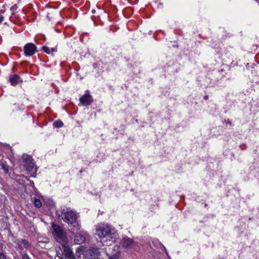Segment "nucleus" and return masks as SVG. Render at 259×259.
I'll return each instance as SVG.
<instances>
[{
    "instance_id": "nucleus-2",
    "label": "nucleus",
    "mask_w": 259,
    "mask_h": 259,
    "mask_svg": "<svg viewBox=\"0 0 259 259\" xmlns=\"http://www.w3.org/2000/svg\"><path fill=\"white\" fill-rule=\"evenodd\" d=\"M52 227L53 230V235L55 240L60 244L68 243V239L66 233L59 226L53 224Z\"/></svg>"
},
{
    "instance_id": "nucleus-20",
    "label": "nucleus",
    "mask_w": 259,
    "mask_h": 259,
    "mask_svg": "<svg viewBox=\"0 0 259 259\" xmlns=\"http://www.w3.org/2000/svg\"><path fill=\"white\" fill-rule=\"evenodd\" d=\"M109 259H117L116 258L113 257H110Z\"/></svg>"
},
{
    "instance_id": "nucleus-17",
    "label": "nucleus",
    "mask_w": 259,
    "mask_h": 259,
    "mask_svg": "<svg viewBox=\"0 0 259 259\" xmlns=\"http://www.w3.org/2000/svg\"><path fill=\"white\" fill-rule=\"evenodd\" d=\"M23 259H30L27 254H24L22 256Z\"/></svg>"
},
{
    "instance_id": "nucleus-14",
    "label": "nucleus",
    "mask_w": 259,
    "mask_h": 259,
    "mask_svg": "<svg viewBox=\"0 0 259 259\" xmlns=\"http://www.w3.org/2000/svg\"><path fill=\"white\" fill-rule=\"evenodd\" d=\"M54 126L56 127H61L63 126V123L61 121H57L55 122L54 123Z\"/></svg>"
},
{
    "instance_id": "nucleus-18",
    "label": "nucleus",
    "mask_w": 259,
    "mask_h": 259,
    "mask_svg": "<svg viewBox=\"0 0 259 259\" xmlns=\"http://www.w3.org/2000/svg\"><path fill=\"white\" fill-rule=\"evenodd\" d=\"M80 224H79L78 222L76 223V226H74L75 227L77 228L78 229L80 228Z\"/></svg>"
},
{
    "instance_id": "nucleus-3",
    "label": "nucleus",
    "mask_w": 259,
    "mask_h": 259,
    "mask_svg": "<svg viewBox=\"0 0 259 259\" xmlns=\"http://www.w3.org/2000/svg\"><path fill=\"white\" fill-rule=\"evenodd\" d=\"M68 243L62 244L56 248V253L60 259H72L74 253L68 245Z\"/></svg>"
},
{
    "instance_id": "nucleus-5",
    "label": "nucleus",
    "mask_w": 259,
    "mask_h": 259,
    "mask_svg": "<svg viewBox=\"0 0 259 259\" xmlns=\"http://www.w3.org/2000/svg\"><path fill=\"white\" fill-rule=\"evenodd\" d=\"M23 159L24 161V167L27 171L31 172V176L34 177L37 167L33 162L32 158L27 155H23Z\"/></svg>"
},
{
    "instance_id": "nucleus-4",
    "label": "nucleus",
    "mask_w": 259,
    "mask_h": 259,
    "mask_svg": "<svg viewBox=\"0 0 259 259\" xmlns=\"http://www.w3.org/2000/svg\"><path fill=\"white\" fill-rule=\"evenodd\" d=\"M62 219L65 223L73 224L76 223L78 214L70 208H64L62 210Z\"/></svg>"
},
{
    "instance_id": "nucleus-12",
    "label": "nucleus",
    "mask_w": 259,
    "mask_h": 259,
    "mask_svg": "<svg viewBox=\"0 0 259 259\" xmlns=\"http://www.w3.org/2000/svg\"><path fill=\"white\" fill-rule=\"evenodd\" d=\"M42 50L46 53L50 54L54 52H56L57 51V48L56 47L50 48L48 47L44 46L42 47Z\"/></svg>"
},
{
    "instance_id": "nucleus-16",
    "label": "nucleus",
    "mask_w": 259,
    "mask_h": 259,
    "mask_svg": "<svg viewBox=\"0 0 259 259\" xmlns=\"http://www.w3.org/2000/svg\"><path fill=\"white\" fill-rule=\"evenodd\" d=\"M0 259H7L4 253L0 252Z\"/></svg>"
},
{
    "instance_id": "nucleus-8",
    "label": "nucleus",
    "mask_w": 259,
    "mask_h": 259,
    "mask_svg": "<svg viewBox=\"0 0 259 259\" xmlns=\"http://www.w3.org/2000/svg\"><path fill=\"white\" fill-rule=\"evenodd\" d=\"M25 55L27 56H31L36 52V47L32 43H28L24 47Z\"/></svg>"
},
{
    "instance_id": "nucleus-6",
    "label": "nucleus",
    "mask_w": 259,
    "mask_h": 259,
    "mask_svg": "<svg viewBox=\"0 0 259 259\" xmlns=\"http://www.w3.org/2000/svg\"><path fill=\"white\" fill-rule=\"evenodd\" d=\"M121 246L125 249L129 250L136 245V242L127 236H124L120 240Z\"/></svg>"
},
{
    "instance_id": "nucleus-10",
    "label": "nucleus",
    "mask_w": 259,
    "mask_h": 259,
    "mask_svg": "<svg viewBox=\"0 0 259 259\" xmlns=\"http://www.w3.org/2000/svg\"><path fill=\"white\" fill-rule=\"evenodd\" d=\"M20 77L17 75H13L10 77L9 81L13 85H16L19 82Z\"/></svg>"
},
{
    "instance_id": "nucleus-13",
    "label": "nucleus",
    "mask_w": 259,
    "mask_h": 259,
    "mask_svg": "<svg viewBox=\"0 0 259 259\" xmlns=\"http://www.w3.org/2000/svg\"><path fill=\"white\" fill-rule=\"evenodd\" d=\"M1 165L2 168L4 170L5 173L8 174L9 171V167L6 165L4 163H2Z\"/></svg>"
},
{
    "instance_id": "nucleus-9",
    "label": "nucleus",
    "mask_w": 259,
    "mask_h": 259,
    "mask_svg": "<svg viewBox=\"0 0 259 259\" xmlns=\"http://www.w3.org/2000/svg\"><path fill=\"white\" fill-rule=\"evenodd\" d=\"M80 103L84 106L91 104L93 101L92 97L89 94L84 95L80 98Z\"/></svg>"
},
{
    "instance_id": "nucleus-11",
    "label": "nucleus",
    "mask_w": 259,
    "mask_h": 259,
    "mask_svg": "<svg viewBox=\"0 0 259 259\" xmlns=\"http://www.w3.org/2000/svg\"><path fill=\"white\" fill-rule=\"evenodd\" d=\"M18 245L20 248H27L29 246L28 242L24 239H21L18 241Z\"/></svg>"
},
{
    "instance_id": "nucleus-7",
    "label": "nucleus",
    "mask_w": 259,
    "mask_h": 259,
    "mask_svg": "<svg viewBox=\"0 0 259 259\" xmlns=\"http://www.w3.org/2000/svg\"><path fill=\"white\" fill-rule=\"evenodd\" d=\"M89 234L85 231H80L76 234L74 241L75 243L81 244L84 242L88 239Z\"/></svg>"
},
{
    "instance_id": "nucleus-1",
    "label": "nucleus",
    "mask_w": 259,
    "mask_h": 259,
    "mask_svg": "<svg viewBox=\"0 0 259 259\" xmlns=\"http://www.w3.org/2000/svg\"><path fill=\"white\" fill-rule=\"evenodd\" d=\"M96 234L106 245H110L117 236L116 231L108 224L100 223L96 226Z\"/></svg>"
},
{
    "instance_id": "nucleus-19",
    "label": "nucleus",
    "mask_w": 259,
    "mask_h": 259,
    "mask_svg": "<svg viewBox=\"0 0 259 259\" xmlns=\"http://www.w3.org/2000/svg\"><path fill=\"white\" fill-rule=\"evenodd\" d=\"M3 19H4L3 16H2L1 15H0V23H1L3 21Z\"/></svg>"
},
{
    "instance_id": "nucleus-15",
    "label": "nucleus",
    "mask_w": 259,
    "mask_h": 259,
    "mask_svg": "<svg viewBox=\"0 0 259 259\" xmlns=\"http://www.w3.org/2000/svg\"><path fill=\"white\" fill-rule=\"evenodd\" d=\"M34 205L36 207L39 208L41 206V202L39 199L34 200Z\"/></svg>"
}]
</instances>
